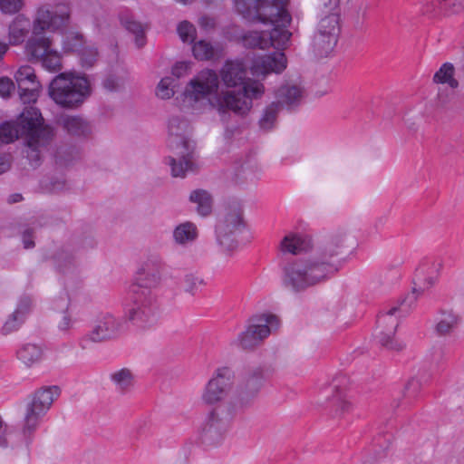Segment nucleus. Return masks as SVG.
I'll return each mask as SVG.
<instances>
[{"instance_id":"obj_1","label":"nucleus","mask_w":464,"mask_h":464,"mask_svg":"<svg viewBox=\"0 0 464 464\" xmlns=\"http://www.w3.org/2000/svg\"><path fill=\"white\" fill-rule=\"evenodd\" d=\"M220 75L227 88L239 87V90L218 94V75L213 70H202L186 87L185 102L194 107L197 102L207 100L217 109L222 120H226L229 111L246 115L253 106V100L264 94V85L258 81L247 78V70L242 62L227 61L222 67Z\"/></svg>"},{"instance_id":"obj_2","label":"nucleus","mask_w":464,"mask_h":464,"mask_svg":"<svg viewBox=\"0 0 464 464\" xmlns=\"http://www.w3.org/2000/svg\"><path fill=\"white\" fill-rule=\"evenodd\" d=\"M348 235L337 230L319 240L308 256L298 258L283 268L285 287L300 293L336 274L344 263L339 258L346 246Z\"/></svg>"},{"instance_id":"obj_3","label":"nucleus","mask_w":464,"mask_h":464,"mask_svg":"<svg viewBox=\"0 0 464 464\" xmlns=\"http://www.w3.org/2000/svg\"><path fill=\"white\" fill-rule=\"evenodd\" d=\"M288 0H235L237 11L247 21L270 24V32L248 31L240 37L244 47L277 50L286 47L292 34L286 29L292 18L286 6Z\"/></svg>"},{"instance_id":"obj_4","label":"nucleus","mask_w":464,"mask_h":464,"mask_svg":"<svg viewBox=\"0 0 464 464\" xmlns=\"http://www.w3.org/2000/svg\"><path fill=\"white\" fill-rule=\"evenodd\" d=\"M69 20L70 8L66 4H44L39 6L33 21V35L25 44L30 59L41 61L50 72L61 70V56L51 48L52 39L45 32L61 31L67 26Z\"/></svg>"},{"instance_id":"obj_5","label":"nucleus","mask_w":464,"mask_h":464,"mask_svg":"<svg viewBox=\"0 0 464 464\" xmlns=\"http://www.w3.org/2000/svg\"><path fill=\"white\" fill-rule=\"evenodd\" d=\"M168 147L172 155L167 158L173 177H185L195 170V142L189 138L188 122L179 116L169 121Z\"/></svg>"},{"instance_id":"obj_6","label":"nucleus","mask_w":464,"mask_h":464,"mask_svg":"<svg viewBox=\"0 0 464 464\" xmlns=\"http://www.w3.org/2000/svg\"><path fill=\"white\" fill-rule=\"evenodd\" d=\"M48 94L60 107L75 109L91 94L90 82L84 76L61 72L49 84Z\"/></svg>"},{"instance_id":"obj_7","label":"nucleus","mask_w":464,"mask_h":464,"mask_svg":"<svg viewBox=\"0 0 464 464\" xmlns=\"http://www.w3.org/2000/svg\"><path fill=\"white\" fill-rule=\"evenodd\" d=\"M125 314L139 328L154 326L160 320V309L154 291L140 286H130Z\"/></svg>"},{"instance_id":"obj_8","label":"nucleus","mask_w":464,"mask_h":464,"mask_svg":"<svg viewBox=\"0 0 464 464\" xmlns=\"http://www.w3.org/2000/svg\"><path fill=\"white\" fill-rule=\"evenodd\" d=\"M61 393L58 386H44L36 390L28 398L25 404L21 436L24 442L29 445L42 419L51 409L54 400Z\"/></svg>"},{"instance_id":"obj_9","label":"nucleus","mask_w":464,"mask_h":464,"mask_svg":"<svg viewBox=\"0 0 464 464\" xmlns=\"http://www.w3.org/2000/svg\"><path fill=\"white\" fill-rule=\"evenodd\" d=\"M24 129L29 131L26 138V158L30 164L36 168L42 161V151L53 138V129L44 124V119L39 110L26 111L22 116Z\"/></svg>"},{"instance_id":"obj_10","label":"nucleus","mask_w":464,"mask_h":464,"mask_svg":"<svg viewBox=\"0 0 464 464\" xmlns=\"http://www.w3.org/2000/svg\"><path fill=\"white\" fill-rule=\"evenodd\" d=\"M419 292L414 288L413 291L402 299L399 305L392 307L387 313L378 317V327L380 332L375 335L378 343L388 350L401 351L405 344L394 339V334L399 325L394 314L399 312L401 316H405L415 305Z\"/></svg>"},{"instance_id":"obj_11","label":"nucleus","mask_w":464,"mask_h":464,"mask_svg":"<svg viewBox=\"0 0 464 464\" xmlns=\"http://www.w3.org/2000/svg\"><path fill=\"white\" fill-rule=\"evenodd\" d=\"M246 228L243 213L240 208L228 210L216 225L218 244L226 252L231 253L238 246L237 237Z\"/></svg>"},{"instance_id":"obj_12","label":"nucleus","mask_w":464,"mask_h":464,"mask_svg":"<svg viewBox=\"0 0 464 464\" xmlns=\"http://www.w3.org/2000/svg\"><path fill=\"white\" fill-rule=\"evenodd\" d=\"M279 325L277 316L274 314H261L252 319V323L245 332H242L236 343L244 350H251L256 347L273 330Z\"/></svg>"},{"instance_id":"obj_13","label":"nucleus","mask_w":464,"mask_h":464,"mask_svg":"<svg viewBox=\"0 0 464 464\" xmlns=\"http://www.w3.org/2000/svg\"><path fill=\"white\" fill-rule=\"evenodd\" d=\"M123 322L111 314L99 316L90 332L82 336L80 345L87 349L90 343H105L118 338L122 333Z\"/></svg>"},{"instance_id":"obj_14","label":"nucleus","mask_w":464,"mask_h":464,"mask_svg":"<svg viewBox=\"0 0 464 464\" xmlns=\"http://www.w3.org/2000/svg\"><path fill=\"white\" fill-rule=\"evenodd\" d=\"M348 384L347 376L338 375L332 380L327 388L331 395L327 396L325 410L334 419H343L353 410V404L346 395Z\"/></svg>"},{"instance_id":"obj_15","label":"nucleus","mask_w":464,"mask_h":464,"mask_svg":"<svg viewBox=\"0 0 464 464\" xmlns=\"http://www.w3.org/2000/svg\"><path fill=\"white\" fill-rule=\"evenodd\" d=\"M229 418L224 407L218 406L208 414L200 430V440L207 446H217L226 437Z\"/></svg>"},{"instance_id":"obj_16","label":"nucleus","mask_w":464,"mask_h":464,"mask_svg":"<svg viewBox=\"0 0 464 464\" xmlns=\"http://www.w3.org/2000/svg\"><path fill=\"white\" fill-rule=\"evenodd\" d=\"M235 373L229 367H219L208 382L202 393V401L209 405L224 401L234 384Z\"/></svg>"},{"instance_id":"obj_17","label":"nucleus","mask_w":464,"mask_h":464,"mask_svg":"<svg viewBox=\"0 0 464 464\" xmlns=\"http://www.w3.org/2000/svg\"><path fill=\"white\" fill-rule=\"evenodd\" d=\"M265 382V369L260 364L247 365L237 389V400L242 406L250 404L258 395Z\"/></svg>"},{"instance_id":"obj_18","label":"nucleus","mask_w":464,"mask_h":464,"mask_svg":"<svg viewBox=\"0 0 464 464\" xmlns=\"http://www.w3.org/2000/svg\"><path fill=\"white\" fill-rule=\"evenodd\" d=\"M340 0H319L320 18L315 32L338 40L341 31L339 16Z\"/></svg>"},{"instance_id":"obj_19","label":"nucleus","mask_w":464,"mask_h":464,"mask_svg":"<svg viewBox=\"0 0 464 464\" xmlns=\"http://www.w3.org/2000/svg\"><path fill=\"white\" fill-rule=\"evenodd\" d=\"M19 95L24 103H34L37 101L41 83L37 80L34 70L29 65L21 66L14 74Z\"/></svg>"},{"instance_id":"obj_20","label":"nucleus","mask_w":464,"mask_h":464,"mask_svg":"<svg viewBox=\"0 0 464 464\" xmlns=\"http://www.w3.org/2000/svg\"><path fill=\"white\" fill-rule=\"evenodd\" d=\"M162 258L158 255L148 256L138 271L137 282L131 286H140L153 290L161 281Z\"/></svg>"},{"instance_id":"obj_21","label":"nucleus","mask_w":464,"mask_h":464,"mask_svg":"<svg viewBox=\"0 0 464 464\" xmlns=\"http://www.w3.org/2000/svg\"><path fill=\"white\" fill-rule=\"evenodd\" d=\"M286 67V57L283 52L257 57L253 61L251 72L255 77H265L270 72L280 73Z\"/></svg>"},{"instance_id":"obj_22","label":"nucleus","mask_w":464,"mask_h":464,"mask_svg":"<svg viewBox=\"0 0 464 464\" xmlns=\"http://www.w3.org/2000/svg\"><path fill=\"white\" fill-rule=\"evenodd\" d=\"M312 248L311 237L298 233L285 235L279 244V249L284 254L299 255Z\"/></svg>"},{"instance_id":"obj_23","label":"nucleus","mask_w":464,"mask_h":464,"mask_svg":"<svg viewBox=\"0 0 464 464\" xmlns=\"http://www.w3.org/2000/svg\"><path fill=\"white\" fill-rule=\"evenodd\" d=\"M37 110L34 107H26L21 112L19 117L15 121H5L0 125V144H8L14 141L20 136H27L29 135V131L24 130V122H22V116L29 111Z\"/></svg>"},{"instance_id":"obj_24","label":"nucleus","mask_w":464,"mask_h":464,"mask_svg":"<svg viewBox=\"0 0 464 464\" xmlns=\"http://www.w3.org/2000/svg\"><path fill=\"white\" fill-rule=\"evenodd\" d=\"M119 20L121 24L135 36V44L141 48L146 44L145 29L141 23L135 20L132 12L130 9H122L119 12Z\"/></svg>"},{"instance_id":"obj_25","label":"nucleus","mask_w":464,"mask_h":464,"mask_svg":"<svg viewBox=\"0 0 464 464\" xmlns=\"http://www.w3.org/2000/svg\"><path fill=\"white\" fill-rule=\"evenodd\" d=\"M303 89L295 84H284L276 92V102L281 108L285 106L287 109H292L298 106L303 98Z\"/></svg>"},{"instance_id":"obj_26","label":"nucleus","mask_w":464,"mask_h":464,"mask_svg":"<svg viewBox=\"0 0 464 464\" xmlns=\"http://www.w3.org/2000/svg\"><path fill=\"white\" fill-rule=\"evenodd\" d=\"M199 231L197 225L191 221H185L176 226L172 232V238L176 245L188 246L198 238Z\"/></svg>"},{"instance_id":"obj_27","label":"nucleus","mask_w":464,"mask_h":464,"mask_svg":"<svg viewBox=\"0 0 464 464\" xmlns=\"http://www.w3.org/2000/svg\"><path fill=\"white\" fill-rule=\"evenodd\" d=\"M460 316L452 310H440L436 318L434 331L439 336L451 334L459 326Z\"/></svg>"},{"instance_id":"obj_28","label":"nucleus","mask_w":464,"mask_h":464,"mask_svg":"<svg viewBox=\"0 0 464 464\" xmlns=\"http://www.w3.org/2000/svg\"><path fill=\"white\" fill-rule=\"evenodd\" d=\"M59 122L72 136L88 137L92 133L90 122L81 116L64 115L60 118Z\"/></svg>"},{"instance_id":"obj_29","label":"nucleus","mask_w":464,"mask_h":464,"mask_svg":"<svg viewBox=\"0 0 464 464\" xmlns=\"http://www.w3.org/2000/svg\"><path fill=\"white\" fill-rule=\"evenodd\" d=\"M109 379L115 390L121 394L129 392L133 388L135 382L133 372L126 367L112 371L109 375Z\"/></svg>"},{"instance_id":"obj_30","label":"nucleus","mask_w":464,"mask_h":464,"mask_svg":"<svg viewBox=\"0 0 464 464\" xmlns=\"http://www.w3.org/2000/svg\"><path fill=\"white\" fill-rule=\"evenodd\" d=\"M338 40L334 36H326L325 34L315 32L314 34L311 49L314 56L317 58L327 57L334 49Z\"/></svg>"},{"instance_id":"obj_31","label":"nucleus","mask_w":464,"mask_h":464,"mask_svg":"<svg viewBox=\"0 0 464 464\" xmlns=\"http://www.w3.org/2000/svg\"><path fill=\"white\" fill-rule=\"evenodd\" d=\"M31 29L33 30V23L28 18L24 15L16 16L9 26L10 44H22Z\"/></svg>"},{"instance_id":"obj_32","label":"nucleus","mask_w":464,"mask_h":464,"mask_svg":"<svg viewBox=\"0 0 464 464\" xmlns=\"http://www.w3.org/2000/svg\"><path fill=\"white\" fill-rule=\"evenodd\" d=\"M189 201L195 205V210L199 216L207 217L211 214L213 198L208 191L201 188L192 190Z\"/></svg>"},{"instance_id":"obj_33","label":"nucleus","mask_w":464,"mask_h":464,"mask_svg":"<svg viewBox=\"0 0 464 464\" xmlns=\"http://www.w3.org/2000/svg\"><path fill=\"white\" fill-rule=\"evenodd\" d=\"M16 355L24 365L31 367L42 360L43 350L34 343H26L17 351Z\"/></svg>"},{"instance_id":"obj_34","label":"nucleus","mask_w":464,"mask_h":464,"mask_svg":"<svg viewBox=\"0 0 464 464\" xmlns=\"http://www.w3.org/2000/svg\"><path fill=\"white\" fill-rule=\"evenodd\" d=\"M454 66L450 63H445L435 72L433 81L436 83H447L451 89H456L459 86L458 81L454 78Z\"/></svg>"},{"instance_id":"obj_35","label":"nucleus","mask_w":464,"mask_h":464,"mask_svg":"<svg viewBox=\"0 0 464 464\" xmlns=\"http://www.w3.org/2000/svg\"><path fill=\"white\" fill-rule=\"evenodd\" d=\"M192 52L194 57L200 61L211 60L218 55V49L205 40L195 43Z\"/></svg>"},{"instance_id":"obj_36","label":"nucleus","mask_w":464,"mask_h":464,"mask_svg":"<svg viewBox=\"0 0 464 464\" xmlns=\"http://www.w3.org/2000/svg\"><path fill=\"white\" fill-rule=\"evenodd\" d=\"M280 109L278 103L274 102L266 107L259 120V127L261 130L268 131L275 127Z\"/></svg>"},{"instance_id":"obj_37","label":"nucleus","mask_w":464,"mask_h":464,"mask_svg":"<svg viewBox=\"0 0 464 464\" xmlns=\"http://www.w3.org/2000/svg\"><path fill=\"white\" fill-rule=\"evenodd\" d=\"M42 188L49 193H60L68 188L66 179L63 175L53 176L41 182Z\"/></svg>"},{"instance_id":"obj_38","label":"nucleus","mask_w":464,"mask_h":464,"mask_svg":"<svg viewBox=\"0 0 464 464\" xmlns=\"http://www.w3.org/2000/svg\"><path fill=\"white\" fill-rule=\"evenodd\" d=\"M63 46L65 52L79 53L85 46V42L82 34H70L63 37Z\"/></svg>"},{"instance_id":"obj_39","label":"nucleus","mask_w":464,"mask_h":464,"mask_svg":"<svg viewBox=\"0 0 464 464\" xmlns=\"http://www.w3.org/2000/svg\"><path fill=\"white\" fill-rule=\"evenodd\" d=\"M204 285V279L196 273L186 274L182 280L184 291L192 295H194L198 290V288Z\"/></svg>"},{"instance_id":"obj_40","label":"nucleus","mask_w":464,"mask_h":464,"mask_svg":"<svg viewBox=\"0 0 464 464\" xmlns=\"http://www.w3.org/2000/svg\"><path fill=\"white\" fill-rule=\"evenodd\" d=\"M25 319L13 312L5 322L1 333L3 335H8L15 331H17L22 324L24 323Z\"/></svg>"},{"instance_id":"obj_41","label":"nucleus","mask_w":464,"mask_h":464,"mask_svg":"<svg viewBox=\"0 0 464 464\" xmlns=\"http://www.w3.org/2000/svg\"><path fill=\"white\" fill-rule=\"evenodd\" d=\"M63 301L64 304L62 305H59V307L64 308V311L63 313L62 319L58 324V328L60 331L68 332L72 327L73 321H72V315L68 313V308L70 305V299L68 298L67 295H64Z\"/></svg>"},{"instance_id":"obj_42","label":"nucleus","mask_w":464,"mask_h":464,"mask_svg":"<svg viewBox=\"0 0 464 464\" xmlns=\"http://www.w3.org/2000/svg\"><path fill=\"white\" fill-rule=\"evenodd\" d=\"M180 39L184 43H193L196 36V29L192 24L188 21L181 22L177 28Z\"/></svg>"},{"instance_id":"obj_43","label":"nucleus","mask_w":464,"mask_h":464,"mask_svg":"<svg viewBox=\"0 0 464 464\" xmlns=\"http://www.w3.org/2000/svg\"><path fill=\"white\" fill-rule=\"evenodd\" d=\"M82 66L90 68L97 60L98 52L96 48L85 45L79 53Z\"/></svg>"},{"instance_id":"obj_44","label":"nucleus","mask_w":464,"mask_h":464,"mask_svg":"<svg viewBox=\"0 0 464 464\" xmlns=\"http://www.w3.org/2000/svg\"><path fill=\"white\" fill-rule=\"evenodd\" d=\"M174 79L171 77H165L161 79L157 87V96L160 99H169L174 95L172 84Z\"/></svg>"},{"instance_id":"obj_45","label":"nucleus","mask_w":464,"mask_h":464,"mask_svg":"<svg viewBox=\"0 0 464 464\" xmlns=\"http://www.w3.org/2000/svg\"><path fill=\"white\" fill-rule=\"evenodd\" d=\"M32 303V299L29 295H23L19 299L17 306L14 312L22 315V317L25 319L26 315L31 311Z\"/></svg>"},{"instance_id":"obj_46","label":"nucleus","mask_w":464,"mask_h":464,"mask_svg":"<svg viewBox=\"0 0 464 464\" xmlns=\"http://www.w3.org/2000/svg\"><path fill=\"white\" fill-rule=\"evenodd\" d=\"M23 6V0H0V9L5 14H14Z\"/></svg>"},{"instance_id":"obj_47","label":"nucleus","mask_w":464,"mask_h":464,"mask_svg":"<svg viewBox=\"0 0 464 464\" xmlns=\"http://www.w3.org/2000/svg\"><path fill=\"white\" fill-rule=\"evenodd\" d=\"M77 248L90 250L96 246V240L92 234L83 235L76 240Z\"/></svg>"},{"instance_id":"obj_48","label":"nucleus","mask_w":464,"mask_h":464,"mask_svg":"<svg viewBox=\"0 0 464 464\" xmlns=\"http://www.w3.org/2000/svg\"><path fill=\"white\" fill-rule=\"evenodd\" d=\"M260 173V168L256 164L247 163L242 167V174L246 179H258Z\"/></svg>"},{"instance_id":"obj_49","label":"nucleus","mask_w":464,"mask_h":464,"mask_svg":"<svg viewBox=\"0 0 464 464\" xmlns=\"http://www.w3.org/2000/svg\"><path fill=\"white\" fill-rule=\"evenodd\" d=\"M14 84L11 79L7 77L0 78V96L3 98L9 97L14 90Z\"/></svg>"},{"instance_id":"obj_50","label":"nucleus","mask_w":464,"mask_h":464,"mask_svg":"<svg viewBox=\"0 0 464 464\" xmlns=\"http://www.w3.org/2000/svg\"><path fill=\"white\" fill-rule=\"evenodd\" d=\"M442 5L450 13L456 14L464 8V0H443Z\"/></svg>"},{"instance_id":"obj_51","label":"nucleus","mask_w":464,"mask_h":464,"mask_svg":"<svg viewBox=\"0 0 464 464\" xmlns=\"http://www.w3.org/2000/svg\"><path fill=\"white\" fill-rule=\"evenodd\" d=\"M34 231L30 227H26L22 232V241L24 244V247L33 248L34 246Z\"/></svg>"},{"instance_id":"obj_52","label":"nucleus","mask_w":464,"mask_h":464,"mask_svg":"<svg viewBox=\"0 0 464 464\" xmlns=\"http://www.w3.org/2000/svg\"><path fill=\"white\" fill-rule=\"evenodd\" d=\"M420 389V382L416 379L410 380L405 385L404 395L415 396Z\"/></svg>"},{"instance_id":"obj_53","label":"nucleus","mask_w":464,"mask_h":464,"mask_svg":"<svg viewBox=\"0 0 464 464\" xmlns=\"http://www.w3.org/2000/svg\"><path fill=\"white\" fill-rule=\"evenodd\" d=\"M187 70H188V65L185 63L180 62V63H177L172 67L171 72H172V75L175 76L176 78H180L186 74Z\"/></svg>"},{"instance_id":"obj_54","label":"nucleus","mask_w":464,"mask_h":464,"mask_svg":"<svg viewBox=\"0 0 464 464\" xmlns=\"http://www.w3.org/2000/svg\"><path fill=\"white\" fill-rule=\"evenodd\" d=\"M103 86L108 91L113 92L119 89L120 84L116 77L109 76L104 80Z\"/></svg>"},{"instance_id":"obj_55","label":"nucleus","mask_w":464,"mask_h":464,"mask_svg":"<svg viewBox=\"0 0 464 464\" xmlns=\"http://www.w3.org/2000/svg\"><path fill=\"white\" fill-rule=\"evenodd\" d=\"M11 163L9 156H0V175L6 172L10 169Z\"/></svg>"},{"instance_id":"obj_56","label":"nucleus","mask_w":464,"mask_h":464,"mask_svg":"<svg viewBox=\"0 0 464 464\" xmlns=\"http://www.w3.org/2000/svg\"><path fill=\"white\" fill-rule=\"evenodd\" d=\"M199 24L201 26L203 27H213L215 23H214V20L209 18V17H207V16H202L200 19H199Z\"/></svg>"},{"instance_id":"obj_57","label":"nucleus","mask_w":464,"mask_h":464,"mask_svg":"<svg viewBox=\"0 0 464 464\" xmlns=\"http://www.w3.org/2000/svg\"><path fill=\"white\" fill-rule=\"evenodd\" d=\"M23 200V196L20 193H14L9 196L8 198V203H17Z\"/></svg>"},{"instance_id":"obj_58","label":"nucleus","mask_w":464,"mask_h":464,"mask_svg":"<svg viewBox=\"0 0 464 464\" xmlns=\"http://www.w3.org/2000/svg\"><path fill=\"white\" fill-rule=\"evenodd\" d=\"M8 49L9 46L7 44L0 42V61L3 59Z\"/></svg>"},{"instance_id":"obj_59","label":"nucleus","mask_w":464,"mask_h":464,"mask_svg":"<svg viewBox=\"0 0 464 464\" xmlns=\"http://www.w3.org/2000/svg\"><path fill=\"white\" fill-rule=\"evenodd\" d=\"M63 150H62V149H61V150H59L57 151L56 156H55V158H56V162H57V163H60V164H66V163H67V160H63Z\"/></svg>"},{"instance_id":"obj_60","label":"nucleus","mask_w":464,"mask_h":464,"mask_svg":"<svg viewBox=\"0 0 464 464\" xmlns=\"http://www.w3.org/2000/svg\"><path fill=\"white\" fill-rule=\"evenodd\" d=\"M426 283H427V287H430L434 285L435 283V279L433 277H429L428 279H426Z\"/></svg>"},{"instance_id":"obj_61","label":"nucleus","mask_w":464,"mask_h":464,"mask_svg":"<svg viewBox=\"0 0 464 464\" xmlns=\"http://www.w3.org/2000/svg\"><path fill=\"white\" fill-rule=\"evenodd\" d=\"M176 1L179 3H181L183 5H188V4L192 3L194 0H176Z\"/></svg>"},{"instance_id":"obj_62","label":"nucleus","mask_w":464,"mask_h":464,"mask_svg":"<svg viewBox=\"0 0 464 464\" xmlns=\"http://www.w3.org/2000/svg\"><path fill=\"white\" fill-rule=\"evenodd\" d=\"M206 2H209L210 0H205Z\"/></svg>"}]
</instances>
